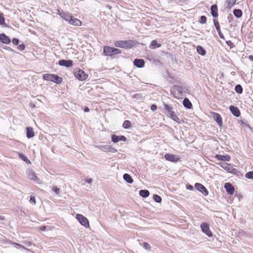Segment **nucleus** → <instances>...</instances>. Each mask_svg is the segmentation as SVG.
Returning a JSON list of instances; mask_svg holds the SVG:
<instances>
[{
  "instance_id": "nucleus-1",
  "label": "nucleus",
  "mask_w": 253,
  "mask_h": 253,
  "mask_svg": "<svg viewBox=\"0 0 253 253\" xmlns=\"http://www.w3.org/2000/svg\"><path fill=\"white\" fill-rule=\"evenodd\" d=\"M170 92L174 97L178 99L185 93H188L189 89L186 86L174 85L171 87Z\"/></svg>"
},
{
  "instance_id": "nucleus-2",
  "label": "nucleus",
  "mask_w": 253,
  "mask_h": 253,
  "mask_svg": "<svg viewBox=\"0 0 253 253\" xmlns=\"http://www.w3.org/2000/svg\"><path fill=\"white\" fill-rule=\"evenodd\" d=\"M164 113L171 120L178 124H181L183 122L182 119L177 117L175 112L173 111V108L171 105L164 103Z\"/></svg>"
},
{
  "instance_id": "nucleus-3",
  "label": "nucleus",
  "mask_w": 253,
  "mask_h": 253,
  "mask_svg": "<svg viewBox=\"0 0 253 253\" xmlns=\"http://www.w3.org/2000/svg\"><path fill=\"white\" fill-rule=\"evenodd\" d=\"M138 42L135 40L117 41L114 42V45L117 47L125 49H131L135 46Z\"/></svg>"
},
{
  "instance_id": "nucleus-4",
  "label": "nucleus",
  "mask_w": 253,
  "mask_h": 253,
  "mask_svg": "<svg viewBox=\"0 0 253 253\" xmlns=\"http://www.w3.org/2000/svg\"><path fill=\"white\" fill-rule=\"evenodd\" d=\"M103 54L106 56L113 57L114 55L122 53L121 50L114 47L110 46H104L103 47Z\"/></svg>"
},
{
  "instance_id": "nucleus-5",
  "label": "nucleus",
  "mask_w": 253,
  "mask_h": 253,
  "mask_svg": "<svg viewBox=\"0 0 253 253\" xmlns=\"http://www.w3.org/2000/svg\"><path fill=\"white\" fill-rule=\"evenodd\" d=\"M216 164L220 166L225 170H227L228 172H230L231 173L235 174L236 175H238V173H240L239 171L236 168H235L233 167V166L231 164L220 162L216 163Z\"/></svg>"
},
{
  "instance_id": "nucleus-6",
  "label": "nucleus",
  "mask_w": 253,
  "mask_h": 253,
  "mask_svg": "<svg viewBox=\"0 0 253 253\" xmlns=\"http://www.w3.org/2000/svg\"><path fill=\"white\" fill-rule=\"evenodd\" d=\"M74 74L77 79L81 81L85 80L88 77L87 74L80 68L74 69Z\"/></svg>"
},
{
  "instance_id": "nucleus-7",
  "label": "nucleus",
  "mask_w": 253,
  "mask_h": 253,
  "mask_svg": "<svg viewBox=\"0 0 253 253\" xmlns=\"http://www.w3.org/2000/svg\"><path fill=\"white\" fill-rule=\"evenodd\" d=\"M95 147L105 152L115 153L117 152V149L109 145H95Z\"/></svg>"
},
{
  "instance_id": "nucleus-8",
  "label": "nucleus",
  "mask_w": 253,
  "mask_h": 253,
  "mask_svg": "<svg viewBox=\"0 0 253 253\" xmlns=\"http://www.w3.org/2000/svg\"><path fill=\"white\" fill-rule=\"evenodd\" d=\"M76 218L80 224L86 228L89 227V221L86 217L81 214L78 213L76 215Z\"/></svg>"
},
{
  "instance_id": "nucleus-9",
  "label": "nucleus",
  "mask_w": 253,
  "mask_h": 253,
  "mask_svg": "<svg viewBox=\"0 0 253 253\" xmlns=\"http://www.w3.org/2000/svg\"><path fill=\"white\" fill-rule=\"evenodd\" d=\"M202 231L209 237L212 236V233L210 229L209 224L206 222H203L200 225Z\"/></svg>"
},
{
  "instance_id": "nucleus-10",
  "label": "nucleus",
  "mask_w": 253,
  "mask_h": 253,
  "mask_svg": "<svg viewBox=\"0 0 253 253\" xmlns=\"http://www.w3.org/2000/svg\"><path fill=\"white\" fill-rule=\"evenodd\" d=\"M195 188L205 196L209 195V191L204 185L200 183H196L195 184Z\"/></svg>"
},
{
  "instance_id": "nucleus-11",
  "label": "nucleus",
  "mask_w": 253,
  "mask_h": 253,
  "mask_svg": "<svg viewBox=\"0 0 253 253\" xmlns=\"http://www.w3.org/2000/svg\"><path fill=\"white\" fill-rule=\"evenodd\" d=\"M58 14L66 22L69 21V20L72 16L71 14L69 12H64L61 9H57Z\"/></svg>"
},
{
  "instance_id": "nucleus-12",
  "label": "nucleus",
  "mask_w": 253,
  "mask_h": 253,
  "mask_svg": "<svg viewBox=\"0 0 253 253\" xmlns=\"http://www.w3.org/2000/svg\"><path fill=\"white\" fill-rule=\"evenodd\" d=\"M211 115L213 118L214 120L216 122L217 125L219 126H222L223 124L222 118L220 115L216 112H212L211 113Z\"/></svg>"
},
{
  "instance_id": "nucleus-13",
  "label": "nucleus",
  "mask_w": 253,
  "mask_h": 253,
  "mask_svg": "<svg viewBox=\"0 0 253 253\" xmlns=\"http://www.w3.org/2000/svg\"><path fill=\"white\" fill-rule=\"evenodd\" d=\"M164 158L166 160L173 163H176L179 160V158L178 157L170 153H166L164 156Z\"/></svg>"
},
{
  "instance_id": "nucleus-14",
  "label": "nucleus",
  "mask_w": 253,
  "mask_h": 253,
  "mask_svg": "<svg viewBox=\"0 0 253 253\" xmlns=\"http://www.w3.org/2000/svg\"><path fill=\"white\" fill-rule=\"evenodd\" d=\"M58 64L61 66L69 68L73 66V61L71 60L61 59L59 60Z\"/></svg>"
},
{
  "instance_id": "nucleus-15",
  "label": "nucleus",
  "mask_w": 253,
  "mask_h": 253,
  "mask_svg": "<svg viewBox=\"0 0 253 253\" xmlns=\"http://www.w3.org/2000/svg\"><path fill=\"white\" fill-rule=\"evenodd\" d=\"M0 42L5 44H9L11 41L10 38L4 33L0 34Z\"/></svg>"
},
{
  "instance_id": "nucleus-16",
  "label": "nucleus",
  "mask_w": 253,
  "mask_h": 253,
  "mask_svg": "<svg viewBox=\"0 0 253 253\" xmlns=\"http://www.w3.org/2000/svg\"><path fill=\"white\" fill-rule=\"evenodd\" d=\"M229 110L233 116L239 117L241 115V112L238 107L231 105L229 106Z\"/></svg>"
},
{
  "instance_id": "nucleus-17",
  "label": "nucleus",
  "mask_w": 253,
  "mask_h": 253,
  "mask_svg": "<svg viewBox=\"0 0 253 253\" xmlns=\"http://www.w3.org/2000/svg\"><path fill=\"white\" fill-rule=\"evenodd\" d=\"M224 188L227 193L229 195H233L234 193V187L230 183H225L224 184Z\"/></svg>"
},
{
  "instance_id": "nucleus-18",
  "label": "nucleus",
  "mask_w": 253,
  "mask_h": 253,
  "mask_svg": "<svg viewBox=\"0 0 253 253\" xmlns=\"http://www.w3.org/2000/svg\"><path fill=\"white\" fill-rule=\"evenodd\" d=\"M214 157L217 159V160L223 162H229L231 160V157L228 155H222L220 154H216Z\"/></svg>"
},
{
  "instance_id": "nucleus-19",
  "label": "nucleus",
  "mask_w": 253,
  "mask_h": 253,
  "mask_svg": "<svg viewBox=\"0 0 253 253\" xmlns=\"http://www.w3.org/2000/svg\"><path fill=\"white\" fill-rule=\"evenodd\" d=\"M68 23L71 25L77 26H79L82 25L81 21L79 19L75 18L72 15L71 16V18L69 20Z\"/></svg>"
},
{
  "instance_id": "nucleus-20",
  "label": "nucleus",
  "mask_w": 253,
  "mask_h": 253,
  "mask_svg": "<svg viewBox=\"0 0 253 253\" xmlns=\"http://www.w3.org/2000/svg\"><path fill=\"white\" fill-rule=\"evenodd\" d=\"M133 65L137 68H141L144 66L145 61L143 59L136 58L133 61Z\"/></svg>"
},
{
  "instance_id": "nucleus-21",
  "label": "nucleus",
  "mask_w": 253,
  "mask_h": 253,
  "mask_svg": "<svg viewBox=\"0 0 253 253\" xmlns=\"http://www.w3.org/2000/svg\"><path fill=\"white\" fill-rule=\"evenodd\" d=\"M211 13L214 18L218 17V7L217 4H214L211 6Z\"/></svg>"
},
{
  "instance_id": "nucleus-22",
  "label": "nucleus",
  "mask_w": 253,
  "mask_h": 253,
  "mask_svg": "<svg viewBox=\"0 0 253 253\" xmlns=\"http://www.w3.org/2000/svg\"><path fill=\"white\" fill-rule=\"evenodd\" d=\"M35 135V132L33 128L32 127H26V136L28 138L30 139L33 138Z\"/></svg>"
},
{
  "instance_id": "nucleus-23",
  "label": "nucleus",
  "mask_w": 253,
  "mask_h": 253,
  "mask_svg": "<svg viewBox=\"0 0 253 253\" xmlns=\"http://www.w3.org/2000/svg\"><path fill=\"white\" fill-rule=\"evenodd\" d=\"M183 105L187 109H190L192 108V104L188 98L185 97L183 100Z\"/></svg>"
},
{
  "instance_id": "nucleus-24",
  "label": "nucleus",
  "mask_w": 253,
  "mask_h": 253,
  "mask_svg": "<svg viewBox=\"0 0 253 253\" xmlns=\"http://www.w3.org/2000/svg\"><path fill=\"white\" fill-rule=\"evenodd\" d=\"M161 44L157 42V40H153L151 41L149 45V48L151 49H155L156 48L160 47Z\"/></svg>"
},
{
  "instance_id": "nucleus-25",
  "label": "nucleus",
  "mask_w": 253,
  "mask_h": 253,
  "mask_svg": "<svg viewBox=\"0 0 253 253\" xmlns=\"http://www.w3.org/2000/svg\"><path fill=\"white\" fill-rule=\"evenodd\" d=\"M236 0H227L225 2V6L227 9H231L236 3Z\"/></svg>"
},
{
  "instance_id": "nucleus-26",
  "label": "nucleus",
  "mask_w": 253,
  "mask_h": 253,
  "mask_svg": "<svg viewBox=\"0 0 253 253\" xmlns=\"http://www.w3.org/2000/svg\"><path fill=\"white\" fill-rule=\"evenodd\" d=\"M124 179L128 183L131 184L133 182V180L131 176L128 173H125L123 175Z\"/></svg>"
},
{
  "instance_id": "nucleus-27",
  "label": "nucleus",
  "mask_w": 253,
  "mask_h": 253,
  "mask_svg": "<svg viewBox=\"0 0 253 253\" xmlns=\"http://www.w3.org/2000/svg\"><path fill=\"white\" fill-rule=\"evenodd\" d=\"M63 81V79L57 75L54 74L52 82L56 84H60Z\"/></svg>"
},
{
  "instance_id": "nucleus-28",
  "label": "nucleus",
  "mask_w": 253,
  "mask_h": 253,
  "mask_svg": "<svg viewBox=\"0 0 253 253\" xmlns=\"http://www.w3.org/2000/svg\"><path fill=\"white\" fill-rule=\"evenodd\" d=\"M0 25L4 27H8V25L5 23V18L2 12H0Z\"/></svg>"
},
{
  "instance_id": "nucleus-29",
  "label": "nucleus",
  "mask_w": 253,
  "mask_h": 253,
  "mask_svg": "<svg viewBox=\"0 0 253 253\" xmlns=\"http://www.w3.org/2000/svg\"><path fill=\"white\" fill-rule=\"evenodd\" d=\"M196 50L198 53L202 56H204L206 54V50L201 45L197 46Z\"/></svg>"
},
{
  "instance_id": "nucleus-30",
  "label": "nucleus",
  "mask_w": 253,
  "mask_h": 253,
  "mask_svg": "<svg viewBox=\"0 0 253 253\" xmlns=\"http://www.w3.org/2000/svg\"><path fill=\"white\" fill-rule=\"evenodd\" d=\"M139 194L142 198H146L149 196L150 192L148 190H140L139 192Z\"/></svg>"
},
{
  "instance_id": "nucleus-31",
  "label": "nucleus",
  "mask_w": 253,
  "mask_h": 253,
  "mask_svg": "<svg viewBox=\"0 0 253 253\" xmlns=\"http://www.w3.org/2000/svg\"><path fill=\"white\" fill-rule=\"evenodd\" d=\"M233 13L237 18H241L243 15V12L240 9H234L233 11Z\"/></svg>"
},
{
  "instance_id": "nucleus-32",
  "label": "nucleus",
  "mask_w": 253,
  "mask_h": 253,
  "mask_svg": "<svg viewBox=\"0 0 253 253\" xmlns=\"http://www.w3.org/2000/svg\"><path fill=\"white\" fill-rule=\"evenodd\" d=\"M18 156L20 159L23 160L27 164H31L30 161L28 159V158L23 153H18Z\"/></svg>"
},
{
  "instance_id": "nucleus-33",
  "label": "nucleus",
  "mask_w": 253,
  "mask_h": 253,
  "mask_svg": "<svg viewBox=\"0 0 253 253\" xmlns=\"http://www.w3.org/2000/svg\"><path fill=\"white\" fill-rule=\"evenodd\" d=\"M54 74H45L43 75L42 79L44 80L52 82Z\"/></svg>"
},
{
  "instance_id": "nucleus-34",
  "label": "nucleus",
  "mask_w": 253,
  "mask_h": 253,
  "mask_svg": "<svg viewBox=\"0 0 253 253\" xmlns=\"http://www.w3.org/2000/svg\"><path fill=\"white\" fill-rule=\"evenodd\" d=\"M28 176L29 179L33 180L34 181H36V180L38 179V178L37 176L36 173L33 171L29 172V173H28Z\"/></svg>"
},
{
  "instance_id": "nucleus-35",
  "label": "nucleus",
  "mask_w": 253,
  "mask_h": 253,
  "mask_svg": "<svg viewBox=\"0 0 253 253\" xmlns=\"http://www.w3.org/2000/svg\"><path fill=\"white\" fill-rule=\"evenodd\" d=\"M235 91L238 94H242L243 93V87L241 84H237L235 86Z\"/></svg>"
},
{
  "instance_id": "nucleus-36",
  "label": "nucleus",
  "mask_w": 253,
  "mask_h": 253,
  "mask_svg": "<svg viewBox=\"0 0 253 253\" xmlns=\"http://www.w3.org/2000/svg\"><path fill=\"white\" fill-rule=\"evenodd\" d=\"M131 126V122L128 120H126L123 124V127L125 129H128Z\"/></svg>"
},
{
  "instance_id": "nucleus-37",
  "label": "nucleus",
  "mask_w": 253,
  "mask_h": 253,
  "mask_svg": "<svg viewBox=\"0 0 253 253\" xmlns=\"http://www.w3.org/2000/svg\"><path fill=\"white\" fill-rule=\"evenodd\" d=\"M153 198L156 203H160L162 202V198L158 195L154 194Z\"/></svg>"
},
{
  "instance_id": "nucleus-38",
  "label": "nucleus",
  "mask_w": 253,
  "mask_h": 253,
  "mask_svg": "<svg viewBox=\"0 0 253 253\" xmlns=\"http://www.w3.org/2000/svg\"><path fill=\"white\" fill-rule=\"evenodd\" d=\"M111 141L116 143L119 142V136L116 134H112L111 136Z\"/></svg>"
},
{
  "instance_id": "nucleus-39",
  "label": "nucleus",
  "mask_w": 253,
  "mask_h": 253,
  "mask_svg": "<svg viewBox=\"0 0 253 253\" xmlns=\"http://www.w3.org/2000/svg\"><path fill=\"white\" fill-rule=\"evenodd\" d=\"M213 22L216 30L219 31V30H220V27L218 20L216 19H213Z\"/></svg>"
},
{
  "instance_id": "nucleus-40",
  "label": "nucleus",
  "mask_w": 253,
  "mask_h": 253,
  "mask_svg": "<svg viewBox=\"0 0 253 253\" xmlns=\"http://www.w3.org/2000/svg\"><path fill=\"white\" fill-rule=\"evenodd\" d=\"M245 177L248 179H253V171H250L247 172Z\"/></svg>"
},
{
  "instance_id": "nucleus-41",
  "label": "nucleus",
  "mask_w": 253,
  "mask_h": 253,
  "mask_svg": "<svg viewBox=\"0 0 253 253\" xmlns=\"http://www.w3.org/2000/svg\"><path fill=\"white\" fill-rule=\"evenodd\" d=\"M199 22L202 24H205L207 22V17L204 15L201 16L200 18Z\"/></svg>"
},
{
  "instance_id": "nucleus-42",
  "label": "nucleus",
  "mask_w": 253,
  "mask_h": 253,
  "mask_svg": "<svg viewBox=\"0 0 253 253\" xmlns=\"http://www.w3.org/2000/svg\"><path fill=\"white\" fill-rule=\"evenodd\" d=\"M240 124L244 126H249V123L245 119H242L240 122Z\"/></svg>"
},
{
  "instance_id": "nucleus-43",
  "label": "nucleus",
  "mask_w": 253,
  "mask_h": 253,
  "mask_svg": "<svg viewBox=\"0 0 253 253\" xmlns=\"http://www.w3.org/2000/svg\"><path fill=\"white\" fill-rule=\"evenodd\" d=\"M26 47V45L24 43H22L21 44H19L17 46V49L21 51H23Z\"/></svg>"
},
{
  "instance_id": "nucleus-44",
  "label": "nucleus",
  "mask_w": 253,
  "mask_h": 253,
  "mask_svg": "<svg viewBox=\"0 0 253 253\" xmlns=\"http://www.w3.org/2000/svg\"><path fill=\"white\" fill-rule=\"evenodd\" d=\"M12 42L14 45H18L20 41L18 39L14 38L12 40Z\"/></svg>"
},
{
  "instance_id": "nucleus-45",
  "label": "nucleus",
  "mask_w": 253,
  "mask_h": 253,
  "mask_svg": "<svg viewBox=\"0 0 253 253\" xmlns=\"http://www.w3.org/2000/svg\"><path fill=\"white\" fill-rule=\"evenodd\" d=\"M52 190L54 191L56 194H59L60 193V189L58 188L57 186L52 187Z\"/></svg>"
},
{
  "instance_id": "nucleus-46",
  "label": "nucleus",
  "mask_w": 253,
  "mask_h": 253,
  "mask_svg": "<svg viewBox=\"0 0 253 253\" xmlns=\"http://www.w3.org/2000/svg\"><path fill=\"white\" fill-rule=\"evenodd\" d=\"M29 202L31 204H35L36 203L35 197L34 196H31Z\"/></svg>"
},
{
  "instance_id": "nucleus-47",
  "label": "nucleus",
  "mask_w": 253,
  "mask_h": 253,
  "mask_svg": "<svg viewBox=\"0 0 253 253\" xmlns=\"http://www.w3.org/2000/svg\"><path fill=\"white\" fill-rule=\"evenodd\" d=\"M143 247L144 248H145L146 250H150L151 249V247L150 246V245L146 243V242H144L143 243Z\"/></svg>"
},
{
  "instance_id": "nucleus-48",
  "label": "nucleus",
  "mask_w": 253,
  "mask_h": 253,
  "mask_svg": "<svg viewBox=\"0 0 253 253\" xmlns=\"http://www.w3.org/2000/svg\"><path fill=\"white\" fill-rule=\"evenodd\" d=\"M227 19L229 23H231L233 21L234 18L231 14H229L228 15L227 17Z\"/></svg>"
},
{
  "instance_id": "nucleus-49",
  "label": "nucleus",
  "mask_w": 253,
  "mask_h": 253,
  "mask_svg": "<svg viewBox=\"0 0 253 253\" xmlns=\"http://www.w3.org/2000/svg\"><path fill=\"white\" fill-rule=\"evenodd\" d=\"M119 136V141H126L127 139L126 138V136H125L124 135H118Z\"/></svg>"
},
{
  "instance_id": "nucleus-50",
  "label": "nucleus",
  "mask_w": 253,
  "mask_h": 253,
  "mask_svg": "<svg viewBox=\"0 0 253 253\" xmlns=\"http://www.w3.org/2000/svg\"><path fill=\"white\" fill-rule=\"evenodd\" d=\"M218 34V35L219 36V37L223 39V40H225V38H224V36L223 35V34L222 33L221 31L220 30H219V31H217Z\"/></svg>"
},
{
  "instance_id": "nucleus-51",
  "label": "nucleus",
  "mask_w": 253,
  "mask_h": 253,
  "mask_svg": "<svg viewBox=\"0 0 253 253\" xmlns=\"http://www.w3.org/2000/svg\"><path fill=\"white\" fill-rule=\"evenodd\" d=\"M186 189L187 190H191V191H192V190H194L193 186L192 185H190L189 184H187L186 186Z\"/></svg>"
},
{
  "instance_id": "nucleus-52",
  "label": "nucleus",
  "mask_w": 253,
  "mask_h": 253,
  "mask_svg": "<svg viewBox=\"0 0 253 253\" xmlns=\"http://www.w3.org/2000/svg\"><path fill=\"white\" fill-rule=\"evenodd\" d=\"M150 109L153 111H156L157 109V106L156 105L153 104L151 105Z\"/></svg>"
},
{
  "instance_id": "nucleus-53",
  "label": "nucleus",
  "mask_w": 253,
  "mask_h": 253,
  "mask_svg": "<svg viewBox=\"0 0 253 253\" xmlns=\"http://www.w3.org/2000/svg\"><path fill=\"white\" fill-rule=\"evenodd\" d=\"M168 77L169 79V81L170 83H173L174 82V78L169 74H168Z\"/></svg>"
},
{
  "instance_id": "nucleus-54",
  "label": "nucleus",
  "mask_w": 253,
  "mask_h": 253,
  "mask_svg": "<svg viewBox=\"0 0 253 253\" xmlns=\"http://www.w3.org/2000/svg\"><path fill=\"white\" fill-rule=\"evenodd\" d=\"M5 50H8V51H9L10 52H13V53H16V52L13 49H12L11 47H8V46H7L6 47Z\"/></svg>"
},
{
  "instance_id": "nucleus-55",
  "label": "nucleus",
  "mask_w": 253,
  "mask_h": 253,
  "mask_svg": "<svg viewBox=\"0 0 253 253\" xmlns=\"http://www.w3.org/2000/svg\"><path fill=\"white\" fill-rule=\"evenodd\" d=\"M13 244L16 245V246H19L20 248H22L23 249H24L25 250H27V249L23 245H21V244H18V243H14L13 242Z\"/></svg>"
},
{
  "instance_id": "nucleus-56",
  "label": "nucleus",
  "mask_w": 253,
  "mask_h": 253,
  "mask_svg": "<svg viewBox=\"0 0 253 253\" xmlns=\"http://www.w3.org/2000/svg\"><path fill=\"white\" fill-rule=\"evenodd\" d=\"M92 181V179L91 178H87L85 179V182L88 184H90Z\"/></svg>"
},
{
  "instance_id": "nucleus-57",
  "label": "nucleus",
  "mask_w": 253,
  "mask_h": 253,
  "mask_svg": "<svg viewBox=\"0 0 253 253\" xmlns=\"http://www.w3.org/2000/svg\"><path fill=\"white\" fill-rule=\"evenodd\" d=\"M226 43L229 46H231V45H233V43L231 41H226Z\"/></svg>"
},
{
  "instance_id": "nucleus-58",
  "label": "nucleus",
  "mask_w": 253,
  "mask_h": 253,
  "mask_svg": "<svg viewBox=\"0 0 253 253\" xmlns=\"http://www.w3.org/2000/svg\"><path fill=\"white\" fill-rule=\"evenodd\" d=\"M89 109L88 107H85L84 108V112H88L89 111Z\"/></svg>"
},
{
  "instance_id": "nucleus-59",
  "label": "nucleus",
  "mask_w": 253,
  "mask_h": 253,
  "mask_svg": "<svg viewBox=\"0 0 253 253\" xmlns=\"http://www.w3.org/2000/svg\"><path fill=\"white\" fill-rule=\"evenodd\" d=\"M46 229V227L45 226H42L40 227V229L41 231H45Z\"/></svg>"
},
{
  "instance_id": "nucleus-60",
  "label": "nucleus",
  "mask_w": 253,
  "mask_h": 253,
  "mask_svg": "<svg viewBox=\"0 0 253 253\" xmlns=\"http://www.w3.org/2000/svg\"><path fill=\"white\" fill-rule=\"evenodd\" d=\"M248 58L250 61H253V55H249L248 57Z\"/></svg>"
},
{
  "instance_id": "nucleus-61",
  "label": "nucleus",
  "mask_w": 253,
  "mask_h": 253,
  "mask_svg": "<svg viewBox=\"0 0 253 253\" xmlns=\"http://www.w3.org/2000/svg\"><path fill=\"white\" fill-rule=\"evenodd\" d=\"M247 127H248L250 131L253 133V127H251L250 125L249 126H248Z\"/></svg>"
},
{
  "instance_id": "nucleus-62",
  "label": "nucleus",
  "mask_w": 253,
  "mask_h": 253,
  "mask_svg": "<svg viewBox=\"0 0 253 253\" xmlns=\"http://www.w3.org/2000/svg\"><path fill=\"white\" fill-rule=\"evenodd\" d=\"M247 127H248L250 131L253 133V127H251L250 125L249 126H248Z\"/></svg>"
},
{
  "instance_id": "nucleus-63",
  "label": "nucleus",
  "mask_w": 253,
  "mask_h": 253,
  "mask_svg": "<svg viewBox=\"0 0 253 253\" xmlns=\"http://www.w3.org/2000/svg\"><path fill=\"white\" fill-rule=\"evenodd\" d=\"M5 219L4 217L2 215H0V220H4Z\"/></svg>"
},
{
  "instance_id": "nucleus-64",
  "label": "nucleus",
  "mask_w": 253,
  "mask_h": 253,
  "mask_svg": "<svg viewBox=\"0 0 253 253\" xmlns=\"http://www.w3.org/2000/svg\"><path fill=\"white\" fill-rule=\"evenodd\" d=\"M106 7L108 8L109 9H111V8H112L111 6L109 5V4L106 6Z\"/></svg>"
}]
</instances>
